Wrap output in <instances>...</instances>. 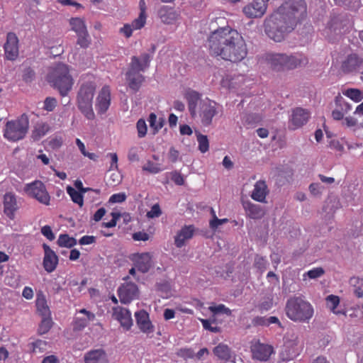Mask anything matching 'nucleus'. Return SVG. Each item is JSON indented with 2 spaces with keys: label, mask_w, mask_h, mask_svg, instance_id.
<instances>
[{
  "label": "nucleus",
  "mask_w": 363,
  "mask_h": 363,
  "mask_svg": "<svg viewBox=\"0 0 363 363\" xmlns=\"http://www.w3.org/2000/svg\"><path fill=\"white\" fill-rule=\"evenodd\" d=\"M304 0H286L264 21V31L275 42H281L306 16Z\"/></svg>",
  "instance_id": "f257e3e1"
},
{
  "label": "nucleus",
  "mask_w": 363,
  "mask_h": 363,
  "mask_svg": "<svg viewBox=\"0 0 363 363\" xmlns=\"http://www.w3.org/2000/svg\"><path fill=\"white\" fill-rule=\"evenodd\" d=\"M211 56L238 63L247 55V44L242 36L230 26L219 27L208 38Z\"/></svg>",
  "instance_id": "f03ea898"
},
{
  "label": "nucleus",
  "mask_w": 363,
  "mask_h": 363,
  "mask_svg": "<svg viewBox=\"0 0 363 363\" xmlns=\"http://www.w3.org/2000/svg\"><path fill=\"white\" fill-rule=\"evenodd\" d=\"M286 315L292 321L308 323L314 314L313 306L301 296L290 297L285 306Z\"/></svg>",
  "instance_id": "7ed1b4c3"
},
{
  "label": "nucleus",
  "mask_w": 363,
  "mask_h": 363,
  "mask_svg": "<svg viewBox=\"0 0 363 363\" xmlns=\"http://www.w3.org/2000/svg\"><path fill=\"white\" fill-rule=\"evenodd\" d=\"M151 57L148 53H143L140 57L133 56L125 79L130 89L137 91L144 81V77L140 72H144L150 66Z\"/></svg>",
  "instance_id": "20e7f679"
},
{
  "label": "nucleus",
  "mask_w": 363,
  "mask_h": 363,
  "mask_svg": "<svg viewBox=\"0 0 363 363\" xmlns=\"http://www.w3.org/2000/svg\"><path fill=\"white\" fill-rule=\"evenodd\" d=\"M47 81L58 91H70L73 85L69 66L63 63H58L51 69L47 75Z\"/></svg>",
  "instance_id": "39448f33"
},
{
  "label": "nucleus",
  "mask_w": 363,
  "mask_h": 363,
  "mask_svg": "<svg viewBox=\"0 0 363 363\" xmlns=\"http://www.w3.org/2000/svg\"><path fill=\"white\" fill-rule=\"evenodd\" d=\"M28 120L27 117L8 121L6 124L4 136L10 141H18L23 139L28 129Z\"/></svg>",
  "instance_id": "423d86ee"
},
{
  "label": "nucleus",
  "mask_w": 363,
  "mask_h": 363,
  "mask_svg": "<svg viewBox=\"0 0 363 363\" xmlns=\"http://www.w3.org/2000/svg\"><path fill=\"white\" fill-rule=\"evenodd\" d=\"M24 190L28 196L35 199L40 203L46 206L50 204V196L42 182L37 180L28 184Z\"/></svg>",
  "instance_id": "0eeeda50"
},
{
  "label": "nucleus",
  "mask_w": 363,
  "mask_h": 363,
  "mask_svg": "<svg viewBox=\"0 0 363 363\" xmlns=\"http://www.w3.org/2000/svg\"><path fill=\"white\" fill-rule=\"evenodd\" d=\"M250 351L253 359L267 362L274 353V348L272 345L262 343L259 340H254L251 342Z\"/></svg>",
  "instance_id": "6e6552de"
},
{
  "label": "nucleus",
  "mask_w": 363,
  "mask_h": 363,
  "mask_svg": "<svg viewBox=\"0 0 363 363\" xmlns=\"http://www.w3.org/2000/svg\"><path fill=\"white\" fill-rule=\"evenodd\" d=\"M5 58L10 61L16 60L19 55V40L16 34L9 32L6 35V40L4 45Z\"/></svg>",
  "instance_id": "1a4fd4ad"
},
{
  "label": "nucleus",
  "mask_w": 363,
  "mask_h": 363,
  "mask_svg": "<svg viewBox=\"0 0 363 363\" xmlns=\"http://www.w3.org/2000/svg\"><path fill=\"white\" fill-rule=\"evenodd\" d=\"M269 0H253L243 7L242 11L249 18H261L267 11Z\"/></svg>",
  "instance_id": "9d476101"
},
{
  "label": "nucleus",
  "mask_w": 363,
  "mask_h": 363,
  "mask_svg": "<svg viewBox=\"0 0 363 363\" xmlns=\"http://www.w3.org/2000/svg\"><path fill=\"white\" fill-rule=\"evenodd\" d=\"M94 92H78V108L88 120H93L94 113L92 108Z\"/></svg>",
  "instance_id": "9b49d317"
},
{
  "label": "nucleus",
  "mask_w": 363,
  "mask_h": 363,
  "mask_svg": "<svg viewBox=\"0 0 363 363\" xmlns=\"http://www.w3.org/2000/svg\"><path fill=\"white\" fill-rule=\"evenodd\" d=\"M157 16L161 22L166 25H172L181 18L180 11L174 7L163 5L158 8Z\"/></svg>",
  "instance_id": "f8f14e48"
},
{
  "label": "nucleus",
  "mask_w": 363,
  "mask_h": 363,
  "mask_svg": "<svg viewBox=\"0 0 363 363\" xmlns=\"http://www.w3.org/2000/svg\"><path fill=\"white\" fill-rule=\"evenodd\" d=\"M118 295L122 303H129L138 297V286L132 282L123 284L118 289Z\"/></svg>",
  "instance_id": "ddd939ff"
},
{
  "label": "nucleus",
  "mask_w": 363,
  "mask_h": 363,
  "mask_svg": "<svg viewBox=\"0 0 363 363\" xmlns=\"http://www.w3.org/2000/svg\"><path fill=\"white\" fill-rule=\"evenodd\" d=\"M341 70L344 73L362 72L363 70V57L356 53H352L342 61Z\"/></svg>",
  "instance_id": "4468645a"
},
{
  "label": "nucleus",
  "mask_w": 363,
  "mask_h": 363,
  "mask_svg": "<svg viewBox=\"0 0 363 363\" xmlns=\"http://www.w3.org/2000/svg\"><path fill=\"white\" fill-rule=\"evenodd\" d=\"M310 117L311 113L307 109L298 107L292 111L289 127L293 130L299 128L308 122Z\"/></svg>",
  "instance_id": "2eb2a0df"
},
{
  "label": "nucleus",
  "mask_w": 363,
  "mask_h": 363,
  "mask_svg": "<svg viewBox=\"0 0 363 363\" xmlns=\"http://www.w3.org/2000/svg\"><path fill=\"white\" fill-rule=\"evenodd\" d=\"M267 65L274 71H285L286 54L270 52L265 55Z\"/></svg>",
  "instance_id": "dca6fc26"
},
{
  "label": "nucleus",
  "mask_w": 363,
  "mask_h": 363,
  "mask_svg": "<svg viewBox=\"0 0 363 363\" xmlns=\"http://www.w3.org/2000/svg\"><path fill=\"white\" fill-rule=\"evenodd\" d=\"M113 317L117 320L121 325L126 330L130 329L133 325V319L130 312L123 307L116 306L113 308Z\"/></svg>",
  "instance_id": "f3484780"
},
{
  "label": "nucleus",
  "mask_w": 363,
  "mask_h": 363,
  "mask_svg": "<svg viewBox=\"0 0 363 363\" xmlns=\"http://www.w3.org/2000/svg\"><path fill=\"white\" fill-rule=\"evenodd\" d=\"M43 247L45 253L43 262V267L47 272L51 273L55 270L58 264V257L47 244L44 243Z\"/></svg>",
  "instance_id": "a211bd4d"
},
{
  "label": "nucleus",
  "mask_w": 363,
  "mask_h": 363,
  "mask_svg": "<svg viewBox=\"0 0 363 363\" xmlns=\"http://www.w3.org/2000/svg\"><path fill=\"white\" fill-rule=\"evenodd\" d=\"M132 261L135 267L142 273H147L152 267V256L149 252L135 254Z\"/></svg>",
  "instance_id": "6ab92c4d"
},
{
  "label": "nucleus",
  "mask_w": 363,
  "mask_h": 363,
  "mask_svg": "<svg viewBox=\"0 0 363 363\" xmlns=\"http://www.w3.org/2000/svg\"><path fill=\"white\" fill-rule=\"evenodd\" d=\"M4 212L10 218L13 219L15 212L18 209L16 196L11 192L6 193L4 196Z\"/></svg>",
  "instance_id": "aec40b11"
},
{
  "label": "nucleus",
  "mask_w": 363,
  "mask_h": 363,
  "mask_svg": "<svg viewBox=\"0 0 363 363\" xmlns=\"http://www.w3.org/2000/svg\"><path fill=\"white\" fill-rule=\"evenodd\" d=\"M137 325L144 333L150 334L154 332V326L149 318V314L144 310L135 313Z\"/></svg>",
  "instance_id": "412c9836"
},
{
  "label": "nucleus",
  "mask_w": 363,
  "mask_h": 363,
  "mask_svg": "<svg viewBox=\"0 0 363 363\" xmlns=\"http://www.w3.org/2000/svg\"><path fill=\"white\" fill-rule=\"evenodd\" d=\"M308 62V58L301 53H295L290 55L286 54L285 71L305 66Z\"/></svg>",
  "instance_id": "4be33fe9"
},
{
  "label": "nucleus",
  "mask_w": 363,
  "mask_h": 363,
  "mask_svg": "<svg viewBox=\"0 0 363 363\" xmlns=\"http://www.w3.org/2000/svg\"><path fill=\"white\" fill-rule=\"evenodd\" d=\"M217 104L215 101H208L204 102L202 113L201 114L202 123L204 125H209L212 123L213 118L217 114Z\"/></svg>",
  "instance_id": "5701e85b"
},
{
  "label": "nucleus",
  "mask_w": 363,
  "mask_h": 363,
  "mask_svg": "<svg viewBox=\"0 0 363 363\" xmlns=\"http://www.w3.org/2000/svg\"><path fill=\"white\" fill-rule=\"evenodd\" d=\"M194 231V225H184L174 237L175 245L179 248L183 247L185 245V242L193 237Z\"/></svg>",
  "instance_id": "b1692460"
},
{
  "label": "nucleus",
  "mask_w": 363,
  "mask_h": 363,
  "mask_svg": "<svg viewBox=\"0 0 363 363\" xmlns=\"http://www.w3.org/2000/svg\"><path fill=\"white\" fill-rule=\"evenodd\" d=\"M242 207L246 215L252 219H260L264 215V209L258 204H255L250 201H242Z\"/></svg>",
  "instance_id": "393cba45"
},
{
  "label": "nucleus",
  "mask_w": 363,
  "mask_h": 363,
  "mask_svg": "<svg viewBox=\"0 0 363 363\" xmlns=\"http://www.w3.org/2000/svg\"><path fill=\"white\" fill-rule=\"evenodd\" d=\"M268 188L266 182L262 180L257 181L254 186L251 194V198L258 202H265L267 195L268 194Z\"/></svg>",
  "instance_id": "a878e982"
},
{
  "label": "nucleus",
  "mask_w": 363,
  "mask_h": 363,
  "mask_svg": "<svg viewBox=\"0 0 363 363\" xmlns=\"http://www.w3.org/2000/svg\"><path fill=\"white\" fill-rule=\"evenodd\" d=\"M80 313L84 314L86 317L79 318L77 317L74 320L73 323V328L74 330H82L84 329L90 321H93L95 319V315L86 310L85 308H82L79 311Z\"/></svg>",
  "instance_id": "bb28decb"
},
{
  "label": "nucleus",
  "mask_w": 363,
  "mask_h": 363,
  "mask_svg": "<svg viewBox=\"0 0 363 363\" xmlns=\"http://www.w3.org/2000/svg\"><path fill=\"white\" fill-rule=\"evenodd\" d=\"M85 363H108L104 350L101 349L91 350L84 356Z\"/></svg>",
  "instance_id": "cd10ccee"
},
{
  "label": "nucleus",
  "mask_w": 363,
  "mask_h": 363,
  "mask_svg": "<svg viewBox=\"0 0 363 363\" xmlns=\"http://www.w3.org/2000/svg\"><path fill=\"white\" fill-rule=\"evenodd\" d=\"M140 13L135 19H134L131 24L135 30H140L143 28L146 24L147 21V6L145 0H140L139 1Z\"/></svg>",
  "instance_id": "c85d7f7f"
},
{
  "label": "nucleus",
  "mask_w": 363,
  "mask_h": 363,
  "mask_svg": "<svg viewBox=\"0 0 363 363\" xmlns=\"http://www.w3.org/2000/svg\"><path fill=\"white\" fill-rule=\"evenodd\" d=\"M111 103L110 92H100L96 104V109L99 114L106 112Z\"/></svg>",
  "instance_id": "c756f323"
},
{
  "label": "nucleus",
  "mask_w": 363,
  "mask_h": 363,
  "mask_svg": "<svg viewBox=\"0 0 363 363\" xmlns=\"http://www.w3.org/2000/svg\"><path fill=\"white\" fill-rule=\"evenodd\" d=\"M185 97L188 101L189 112L194 116L198 103H201L199 92H186Z\"/></svg>",
  "instance_id": "7c9ffc66"
},
{
  "label": "nucleus",
  "mask_w": 363,
  "mask_h": 363,
  "mask_svg": "<svg viewBox=\"0 0 363 363\" xmlns=\"http://www.w3.org/2000/svg\"><path fill=\"white\" fill-rule=\"evenodd\" d=\"M37 311L41 316H50V311L47 304V301L43 295H38L36 298Z\"/></svg>",
  "instance_id": "2f4dec72"
},
{
  "label": "nucleus",
  "mask_w": 363,
  "mask_h": 363,
  "mask_svg": "<svg viewBox=\"0 0 363 363\" xmlns=\"http://www.w3.org/2000/svg\"><path fill=\"white\" fill-rule=\"evenodd\" d=\"M214 354L220 359L228 360L231 357L230 350L228 345L219 344L213 349Z\"/></svg>",
  "instance_id": "473e14b6"
},
{
  "label": "nucleus",
  "mask_w": 363,
  "mask_h": 363,
  "mask_svg": "<svg viewBox=\"0 0 363 363\" xmlns=\"http://www.w3.org/2000/svg\"><path fill=\"white\" fill-rule=\"evenodd\" d=\"M72 30L77 34L86 31V27L84 21L80 18H72L69 21Z\"/></svg>",
  "instance_id": "72a5a7b5"
},
{
  "label": "nucleus",
  "mask_w": 363,
  "mask_h": 363,
  "mask_svg": "<svg viewBox=\"0 0 363 363\" xmlns=\"http://www.w3.org/2000/svg\"><path fill=\"white\" fill-rule=\"evenodd\" d=\"M67 192L71 197L72 201L78 204L80 208L84 205V196L81 192L77 191L72 186L67 187Z\"/></svg>",
  "instance_id": "f704fd0d"
},
{
  "label": "nucleus",
  "mask_w": 363,
  "mask_h": 363,
  "mask_svg": "<svg viewBox=\"0 0 363 363\" xmlns=\"http://www.w3.org/2000/svg\"><path fill=\"white\" fill-rule=\"evenodd\" d=\"M326 305L328 308L335 314H341L342 311H336V308L340 304V298L335 295H329L325 298Z\"/></svg>",
  "instance_id": "c9c22d12"
},
{
  "label": "nucleus",
  "mask_w": 363,
  "mask_h": 363,
  "mask_svg": "<svg viewBox=\"0 0 363 363\" xmlns=\"http://www.w3.org/2000/svg\"><path fill=\"white\" fill-rule=\"evenodd\" d=\"M42 320L39 325L38 333L39 335L46 334L52 328L53 322L50 316H42Z\"/></svg>",
  "instance_id": "e433bc0d"
},
{
  "label": "nucleus",
  "mask_w": 363,
  "mask_h": 363,
  "mask_svg": "<svg viewBox=\"0 0 363 363\" xmlns=\"http://www.w3.org/2000/svg\"><path fill=\"white\" fill-rule=\"evenodd\" d=\"M57 244L60 247H72L77 244V240L72 237H69L67 234L60 235Z\"/></svg>",
  "instance_id": "4c0bfd02"
},
{
  "label": "nucleus",
  "mask_w": 363,
  "mask_h": 363,
  "mask_svg": "<svg viewBox=\"0 0 363 363\" xmlns=\"http://www.w3.org/2000/svg\"><path fill=\"white\" fill-rule=\"evenodd\" d=\"M148 122L150 123V126L154 129V133H157L159 130H160L164 123V121L162 118H160L157 121V115L154 113H151L148 118Z\"/></svg>",
  "instance_id": "58836bf2"
},
{
  "label": "nucleus",
  "mask_w": 363,
  "mask_h": 363,
  "mask_svg": "<svg viewBox=\"0 0 363 363\" xmlns=\"http://www.w3.org/2000/svg\"><path fill=\"white\" fill-rule=\"evenodd\" d=\"M64 142L63 136L60 133H56L48 138V146L52 150H57L62 147Z\"/></svg>",
  "instance_id": "ea45409f"
},
{
  "label": "nucleus",
  "mask_w": 363,
  "mask_h": 363,
  "mask_svg": "<svg viewBox=\"0 0 363 363\" xmlns=\"http://www.w3.org/2000/svg\"><path fill=\"white\" fill-rule=\"evenodd\" d=\"M335 103L337 108L347 113L352 109V106L347 103L340 94L335 97Z\"/></svg>",
  "instance_id": "a19ab883"
},
{
  "label": "nucleus",
  "mask_w": 363,
  "mask_h": 363,
  "mask_svg": "<svg viewBox=\"0 0 363 363\" xmlns=\"http://www.w3.org/2000/svg\"><path fill=\"white\" fill-rule=\"evenodd\" d=\"M197 141L199 143V150L202 153L206 152L209 149V142L207 136L201 133H198Z\"/></svg>",
  "instance_id": "79ce46f5"
},
{
  "label": "nucleus",
  "mask_w": 363,
  "mask_h": 363,
  "mask_svg": "<svg viewBox=\"0 0 363 363\" xmlns=\"http://www.w3.org/2000/svg\"><path fill=\"white\" fill-rule=\"evenodd\" d=\"M77 45H79L82 48H86L89 47L90 44V38L88 33V31H84L82 33H77Z\"/></svg>",
  "instance_id": "37998d69"
},
{
  "label": "nucleus",
  "mask_w": 363,
  "mask_h": 363,
  "mask_svg": "<svg viewBox=\"0 0 363 363\" xmlns=\"http://www.w3.org/2000/svg\"><path fill=\"white\" fill-rule=\"evenodd\" d=\"M143 170L151 174H157L162 171V168L160 167V164L148 160L143 167Z\"/></svg>",
  "instance_id": "c03bdc74"
},
{
  "label": "nucleus",
  "mask_w": 363,
  "mask_h": 363,
  "mask_svg": "<svg viewBox=\"0 0 363 363\" xmlns=\"http://www.w3.org/2000/svg\"><path fill=\"white\" fill-rule=\"evenodd\" d=\"M50 127L46 123H43L41 125H38L35 130L33 131V137L35 139H39L44 135H46V133L49 131Z\"/></svg>",
  "instance_id": "a18cd8bd"
},
{
  "label": "nucleus",
  "mask_w": 363,
  "mask_h": 363,
  "mask_svg": "<svg viewBox=\"0 0 363 363\" xmlns=\"http://www.w3.org/2000/svg\"><path fill=\"white\" fill-rule=\"evenodd\" d=\"M285 347L289 348V355L291 357H295L299 353V347L296 340L294 342H286Z\"/></svg>",
  "instance_id": "49530a36"
},
{
  "label": "nucleus",
  "mask_w": 363,
  "mask_h": 363,
  "mask_svg": "<svg viewBox=\"0 0 363 363\" xmlns=\"http://www.w3.org/2000/svg\"><path fill=\"white\" fill-rule=\"evenodd\" d=\"M136 128L138 130V135L139 138H143L145 136L147 133V125L143 119H139L136 124Z\"/></svg>",
  "instance_id": "de8ad7c7"
},
{
  "label": "nucleus",
  "mask_w": 363,
  "mask_h": 363,
  "mask_svg": "<svg viewBox=\"0 0 363 363\" xmlns=\"http://www.w3.org/2000/svg\"><path fill=\"white\" fill-rule=\"evenodd\" d=\"M267 265V260L260 256L257 255L255 259V267L262 272H264Z\"/></svg>",
  "instance_id": "09e8293b"
},
{
  "label": "nucleus",
  "mask_w": 363,
  "mask_h": 363,
  "mask_svg": "<svg viewBox=\"0 0 363 363\" xmlns=\"http://www.w3.org/2000/svg\"><path fill=\"white\" fill-rule=\"evenodd\" d=\"M209 310L210 311L215 314L222 313H225L227 315H230L231 313L230 310L228 308L225 307L223 304H219L215 306H210Z\"/></svg>",
  "instance_id": "8fccbe9b"
},
{
  "label": "nucleus",
  "mask_w": 363,
  "mask_h": 363,
  "mask_svg": "<svg viewBox=\"0 0 363 363\" xmlns=\"http://www.w3.org/2000/svg\"><path fill=\"white\" fill-rule=\"evenodd\" d=\"M162 215V211L158 203L154 204L150 211L147 213V216L150 218H158Z\"/></svg>",
  "instance_id": "3c124183"
},
{
  "label": "nucleus",
  "mask_w": 363,
  "mask_h": 363,
  "mask_svg": "<svg viewBox=\"0 0 363 363\" xmlns=\"http://www.w3.org/2000/svg\"><path fill=\"white\" fill-rule=\"evenodd\" d=\"M31 349L33 352H42L47 345V342L42 340H37L31 344Z\"/></svg>",
  "instance_id": "603ef678"
},
{
  "label": "nucleus",
  "mask_w": 363,
  "mask_h": 363,
  "mask_svg": "<svg viewBox=\"0 0 363 363\" xmlns=\"http://www.w3.org/2000/svg\"><path fill=\"white\" fill-rule=\"evenodd\" d=\"M57 100L52 97H47L44 101L43 108L48 111H52L57 106Z\"/></svg>",
  "instance_id": "864d4df0"
},
{
  "label": "nucleus",
  "mask_w": 363,
  "mask_h": 363,
  "mask_svg": "<svg viewBox=\"0 0 363 363\" xmlns=\"http://www.w3.org/2000/svg\"><path fill=\"white\" fill-rule=\"evenodd\" d=\"M228 222V218L220 219V218H218L217 216H214V219H211L210 220L209 226L212 230H215L216 229L218 228V226H220L223 224L227 223Z\"/></svg>",
  "instance_id": "5fc2aeb1"
},
{
  "label": "nucleus",
  "mask_w": 363,
  "mask_h": 363,
  "mask_svg": "<svg viewBox=\"0 0 363 363\" xmlns=\"http://www.w3.org/2000/svg\"><path fill=\"white\" fill-rule=\"evenodd\" d=\"M126 195L125 193L114 194L108 199V202L111 203H122L125 201Z\"/></svg>",
  "instance_id": "6e6d98bb"
},
{
  "label": "nucleus",
  "mask_w": 363,
  "mask_h": 363,
  "mask_svg": "<svg viewBox=\"0 0 363 363\" xmlns=\"http://www.w3.org/2000/svg\"><path fill=\"white\" fill-rule=\"evenodd\" d=\"M324 272L322 267H315L309 270L306 274L310 279H316L321 277Z\"/></svg>",
  "instance_id": "4d7b16f0"
},
{
  "label": "nucleus",
  "mask_w": 363,
  "mask_h": 363,
  "mask_svg": "<svg viewBox=\"0 0 363 363\" xmlns=\"http://www.w3.org/2000/svg\"><path fill=\"white\" fill-rule=\"evenodd\" d=\"M22 77L26 82H30L35 78V72L30 67H27L24 69Z\"/></svg>",
  "instance_id": "13d9d810"
},
{
  "label": "nucleus",
  "mask_w": 363,
  "mask_h": 363,
  "mask_svg": "<svg viewBox=\"0 0 363 363\" xmlns=\"http://www.w3.org/2000/svg\"><path fill=\"white\" fill-rule=\"evenodd\" d=\"M120 216L121 215L118 213L112 212L111 213L112 219L110 221H108V222H104L102 223V225L106 227V228H113V227H115L116 225V224H117V220L119 218Z\"/></svg>",
  "instance_id": "bf43d9fd"
},
{
  "label": "nucleus",
  "mask_w": 363,
  "mask_h": 363,
  "mask_svg": "<svg viewBox=\"0 0 363 363\" xmlns=\"http://www.w3.org/2000/svg\"><path fill=\"white\" fill-rule=\"evenodd\" d=\"M134 30L135 28H133L131 23H125L122 28H120V33L123 34L125 38H128L132 35L133 31Z\"/></svg>",
  "instance_id": "052dcab7"
},
{
  "label": "nucleus",
  "mask_w": 363,
  "mask_h": 363,
  "mask_svg": "<svg viewBox=\"0 0 363 363\" xmlns=\"http://www.w3.org/2000/svg\"><path fill=\"white\" fill-rule=\"evenodd\" d=\"M157 289L160 291L165 293L166 295L168 296L171 290V286L169 281H163L157 284Z\"/></svg>",
  "instance_id": "680f3d73"
},
{
  "label": "nucleus",
  "mask_w": 363,
  "mask_h": 363,
  "mask_svg": "<svg viewBox=\"0 0 363 363\" xmlns=\"http://www.w3.org/2000/svg\"><path fill=\"white\" fill-rule=\"evenodd\" d=\"M344 95L354 102H359L363 99V92H342Z\"/></svg>",
  "instance_id": "e2e57ef3"
},
{
  "label": "nucleus",
  "mask_w": 363,
  "mask_h": 363,
  "mask_svg": "<svg viewBox=\"0 0 363 363\" xmlns=\"http://www.w3.org/2000/svg\"><path fill=\"white\" fill-rule=\"evenodd\" d=\"M41 233L49 240L52 241L55 239V235L49 225H45L41 228Z\"/></svg>",
  "instance_id": "0e129e2a"
},
{
  "label": "nucleus",
  "mask_w": 363,
  "mask_h": 363,
  "mask_svg": "<svg viewBox=\"0 0 363 363\" xmlns=\"http://www.w3.org/2000/svg\"><path fill=\"white\" fill-rule=\"evenodd\" d=\"M177 354H178V356L183 357L184 359L194 358V352L190 348L181 349L178 352Z\"/></svg>",
  "instance_id": "69168bd1"
},
{
  "label": "nucleus",
  "mask_w": 363,
  "mask_h": 363,
  "mask_svg": "<svg viewBox=\"0 0 363 363\" xmlns=\"http://www.w3.org/2000/svg\"><path fill=\"white\" fill-rule=\"evenodd\" d=\"M202 325L205 330H209L213 333H218L220 331V328L215 326H211V323L209 320L207 319H201V320Z\"/></svg>",
  "instance_id": "338daca9"
},
{
  "label": "nucleus",
  "mask_w": 363,
  "mask_h": 363,
  "mask_svg": "<svg viewBox=\"0 0 363 363\" xmlns=\"http://www.w3.org/2000/svg\"><path fill=\"white\" fill-rule=\"evenodd\" d=\"M149 235L143 231H139L133 234V239L136 241H147L149 240Z\"/></svg>",
  "instance_id": "774afa93"
}]
</instances>
